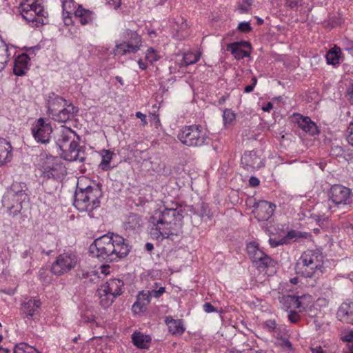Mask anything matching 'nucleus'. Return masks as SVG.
<instances>
[{
  "mask_svg": "<svg viewBox=\"0 0 353 353\" xmlns=\"http://www.w3.org/2000/svg\"><path fill=\"white\" fill-rule=\"evenodd\" d=\"M41 305V302L39 299H29L28 301H25L22 304V311L26 316L28 318H32L35 314L39 313V307Z\"/></svg>",
  "mask_w": 353,
  "mask_h": 353,
  "instance_id": "obj_23",
  "label": "nucleus"
},
{
  "mask_svg": "<svg viewBox=\"0 0 353 353\" xmlns=\"http://www.w3.org/2000/svg\"><path fill=\"white\" fill-rule=\"evenodd\" d=\"M113 153L110 150H103L101 154V161L99 164V168L104 171L108 170L111 168L110 163L112 159Z\"/></svg>",
  "mask_w": 353,
  "mask_h": 353,
  "instance_id": "obj_35",
  "label": "nucleus"
},
{
  "mask_svg": "<svg viewBox=\"0 0 353 353\" xmlns=\"http://www.w3.org/2000/svg\"><path fill=\"white\" fill-rule=\"evenodd\" d=\"M30 57L26 54H22L14 62V74L17 76L24 75L28 70Z\"/></svg>",
  "mask_w": 353,
  "mask_h": 353,
  "instance_id": "obj_21",
  "label": "nucleus"
},
{
  "mask_svg": "<svg viewBox=\"0 0 353 353\" xmlns=\"http://www.w3.org/2000/svg\"><path fill=\"white\" fill-rule=\"evenodd\" d=\"M92 194L93 196L95 197L94 199L92 200L93 208H96L99 206L100 201L99 198L102 196V192L99 185L96 186V188H91L90 186V194Z\"/></svg>",
  "mask_w": 353,
  "mask_h": 353,
  "instance_id": "obj_38",
  "label": "nucleus"
},
{
  "mask_svg": "<svg viewBox=\"0 0 353 353\" xmlns=\"http://www.w3.org/2000/svg\"><path fill=\"white\" fill-rule=\"evenodd\" d=\"M294 117L298 124V126L305 133L310 135H315L318 134V128L314 122H313L308 117H303L301 114H294Z\"/></svg>",
  "mask_w": 353,
  "mask_h": 353,
  "instance_id": "obj_18",
  "label": "nucleus"
},
{
  "mask_svg": "<svg viewBox=\"0 0 353 353\" xmlns=\"http://www.w3.org/2000/svg\"><path fill=\"white\" fill-rule=\"evenodd\" d=\"M79 137L70 128L62 125L56 130L54 142H52L48 146V153L45 152L39 156L43 186L47 185L49 181L57 184L65 172V168L59 159L50 154L52 150L59 148L61 151V157L68 161L83 162L86 159V147L79 146Z\"/></svg>",
  "mask_w": 353,
  "mask_h": 353,
  "instance_id": "obj_1",
  "label": "nucleus"
},
{
  "mask_svg": "<svg viewBox=\"0 0 353 353\" xmlns=\"http://www.w3.org/2000/svg\"><path fill=\"white\" fill-rule=\"evenodd\" d=\"M276 205L266 201H259L255 207L254 213L259 221L268 220L273 215Z\"/></svg>",
  "mask_w": 353,
  "mask_h": 353,
  "instance_id": "obj_15",
  "label": "nucleus"
},
{
  "mask_svg": "<svg viewBox=\"0 0 353 353\" xmlns=\"http://www.w3.org/2000/svg\"><path fill=\"white\" fill-rule=\"evenodd\" d=\"M336 314L339 321L353 324V302L343 303L339 307Z\"/></svg>",
  "mask_w": 353,
  "mask_h": 353,
  "instance_id": "obj_20",
  "label": "nucleus"
},
{
  "mask_svg": "<svg viewBox=\"0 0 353 353\" xmlns=\"http://www.w3.org/2000/svg\"><path fill=\"white\" fill-rule=\"evenodd\" d=\"M74 254L63 253L59 255L51 266V272L55 275H62L70 271L77 264Z\"/></svg>",
  "mask_w": 353,
  "mask_h": 353,
  "instance_id": "obj_12",
  "label": "nucleus"
},
{
  "mask_svg": "<svg viewBox=\"0 0 353 353\" xmlns=\"http://www.w3.org/2000/svg\"><path fill=\"white\" fill-rule=\"evenodd\" d=\"M347 95L349 96L350 103L353 104V80L347 90Z\"/></svg>",
  "mask_w": 353,
  "mask_h": 353,
  "instance_id": "obj_55",
  "label": "nucleus"
},
{
  "mask_svg": "<svg viewBox=\"0 0 353 353\" xmlns=\"http://www.w3.org/2000/svg\"><path fill=\"white\" fill-rule=\"evenodd\" d=\"M120 37L121 39L115 41V46L112 50L114 56L135 54L142 46V38L135 30L125 29Z\"/></svg>",
  "mask_w": 353,
  "mask_h": 353,
  "instance_id": "obj_6",
  "label": "nucleus"
},
{
  "mask_svg": "<svg viewBox=\"0 0 353 353\" xmlns=\"http://www.w3.org/2000/svg\"><path fill=\"white\" fill-rule=\"evenodd\" d=\"M273 108V104L271 102H268L265 106L262 108L264 112H270Z\"/></svg>",
  "mask_w": 353,
  "mask_h": 353,
  "instance_id": "obj_60",
  "label": "nucleus"
},
{
  "mask_svg": "<svg viewBox=\"0 0 353 353\" xmlns=\"http://www.w3.org/2000/svg\"><path fill=\"white\" fill-rule=\"evenodd\" d=\"M109 265H101L97 270L90 272V281L94 282L96 279H103L110 273Z\"/></svg>",
  "mask_w": 353,
  "mask_h": 353,
  "instance_id": "obj_32",
  "label": "nucleus"
},
{
  "mask_svg": "<svg viewBox=\"0 0 353 353\" xmlns=\"http://www.w3.org/2000/svg\"><path fill=\"white\" fill-rule=\"evenodd\" d=\"M52 128L50 123H46L43 118H40L33 124L31 133L34 140L46 146V153H48V146L50 145L51 134Z\"/></svg>",
  "mask_w": 353,
  "mask_h": 353,
  "instance_id": "obj_10",
  "label": "nucleus"
},
{
  "mask_svg": "<svg viewBox=\"0 0 353 353\" xmlns=\"http://www.w3.org/2000/svg\"><path fill=\"white\" fill-rule=\"evenodd\" d=\"M296 270L305 278L319 276L324 272L322 252L319 250L303 252L296 262Z\"/></svg>",
  "mask_w": 353,
  "mask_h": 353,
  "instance_id": "obj_4",
  "label": "nucleus"
},
{
  "mask_svg": "<svg viewBox=\"0 0 353 353\" xmlns=\"http://www.w3.org/2000/svg\"><path fill=\"white\" fill-rule=\"evenodd\" d=\"M285 334H281L279 338H277L278 341L276 342L278 345L281 347L284 350L291 351L292 350V345L291 342L286 338L283 337Z\"/></svg>",
  "mask_w": 353,
  "mask_h": 353,
  "instance_id": "obj_40",
  "label": "nucleus"
},
{
  "mask_svg": "<svg viewBox=\"0 0 353 353\" xmlns=\"http://www.w3.org/2000/svg\"><path fill=\"white\" fill-rule=\"evenodd\" d=\"M68 101L60 96L51 93L47 98V108L49 116L52 117L54 114L59 111V109L65 107Z\"/></svg>",
  "mask_w": 353,
  "mask_h": 353,
  "instance_id": "obj_19",
  "label": "nucleus"
},
{
  "mask_svg": "<svg viewBox=\"0 0 353 353\" xmlns=\"http://www.w3.org/2000/svg\"><path fill=\"white\" fill-rule=\"evenodd\" d=\"M132 341L137 347L143 348L145 346V343L148 341L145 340V337L141 333H134L132 334Z\"/></svg>",
  "mask_w": 353,
  "mask_h": 353,
  "instance_id": "obj_39",
  "label": "nucleus"
},
{
  "mask_svg": "<svg viewBox=\"0 0 353 353\" xmlns=\"http://www.w3.org/2000/svg\"><path fill=\"white\" fill-rule=\"evenodd\" d=\"M96 19V17L93 16V13L92 12H91L90 10V19H89V21H90V26H91L92 27H97L98 26V23L94 22V20Z\"/></svg>",
  "mask_w": 353,
  "mask_h": 353,
  "instance_id": "obj_58",
  "label": "nucleus"
},
{
  "mask_svg": "<svg viewBox=\"0 0 353 353\" xmlns=\"http://www.w3.org/2000/svg\"><path fill=\"white\" fill-rule=\"evenodd\" d=\"M0 55L3 57H8L10 58V54L9 53L8 46L4 42L0 43Z\"/></svg>",
  "mask_w": 353,
  "mask_h": 353,
  "instance_id": "obj_48",
  "label": "nucleus"
},
{
  "mask_svg": "<svg viewBox=\"0 0 353 353\" xmlns=\"http://www.w3.org/2000/svg\"><path fill=\"white\" fill-rule=\"evenodd\" d=\"M241 163L247 170H254L263 166L261 159L256 155L254 151L245 152L241 157Z\"/></svg>",
  "mask_w": 353,
  "mask_h": 353,
  "instance_id": "obj_16",
  "label": "nucleus"
},
{
  "mask_svg": "<svg viewBox=\"0 0 353 353\" xmlns=\"http://www.w3.org/2000/svg\"><path fill=\"white\" fill-rule=\"evenodd\" d=\"M136 117L141 120L144 125L147 123L146 116L141 112H136Z\"/></svg>",
  "mask_w": 353,
  "mask_h": 353,
  "instance_id": "obj_59",
  "label": "nucleus"
},
{
  "mask_svg": "<svg viewBox=\"0 0 353 353\" xmlns=\"http://www.w3.org/2000/svg\"><path fill=\"white\" fill-rule=\"evenodd\" d=\"M288 319L290 322L296 323L299 320V315L294 311H291L288 315Z\"/></svg>",
  "mask_w": 353,
  "mask_h": 353,
  "instance_id": "obj_52",
  "label": "nucleus"
},
{
  "mask_svg": "<svg viewBox=\"0 0 353 353\" xmlns=\"http://www.w3.org/2000/svg\"><path fill=\"white\" fill-rule=\"evenodd\" d=\"M264 325L276 338H279L281 334H285V327L282 325H278L274 320L266 321Z\"/></svg>",
  "mask_w": 353,
  "mask_h": 353,
  "instance_id": "obj_30",
  "label": "nucleus"
},
{
  "mask_svg": "<svg viewBox=\"0 0 353 353\" xmlns=\"http://www.w3.org/2000/svg\"><path fill=\"white\" fill-rule=\"evenodd\" d=\"M238 29L243 32H248L251 30V26L248 22H241L238 26Z\"/></svg>",
  "mask_w": 353,
  "mask_h": 353,
  "instance_id": "obj_49",
  "label": "nucleus"
},
{
  "mask_svg": "<svg viewBox=\"0 0 353 353\" xmlns=\"http://www.w3.org/2000/svg\"><path fill=\"white\" fill-rule=\"evenodd\" d=\"M85 177H80L78 180L77 185H79ZM74 205L80 212H86L88 208V186L80 188L78 186L77 190L74 194Z\"/></svg>",
  "mask_w": 353,
  "mask_h": 353,
  "instance_id": "obj_14",
  "label": "nucleus"
},
{
  "mask_svg": "<svg viewBox=\"0 0 353 353\" xmlns=\"http://www.w3.org/2000/svg\"><path fill=\"white\" fill-rule=\"evenodd\" d=\"M341 340L346 342L353 341V330H347L342 333Z\"/></svg>",
  "mask_w": 353,
  "mask_h": 353,
  "instance_id": "obj_47",
  "label": "nucleus"
},
{
  "mask_svg": "<svg viewBox=\"0 0 353 353\" xmlns=\"http://www.w3.org/2000/svg\"><path fill=\"white\" fill-rule=\"evenodd\" d=\"M150 297L147 292H141L137 297L136 302L132 305V311L135 314H139L145 311L148 305L150 302Z\"/></svg>",
  "mask_w": 353,
  "mask_h": 353,
  "instance_id": "obj_22",
  "label": "nucleus"
},
{
  "mask_svg": "<svg viewBox=\"0 0 353 353\" xmlns=\"http://www.w3.org/2000/svg\"><path fill=\"white\" fill-rule=\"evenodd\" d=\"M203 310L207 313L216 312V309L210 303H205L203 305Z\"/></svg>",
  "mask_w": 353,
  "mask_h": 353,
  "instance_id": "obj_54",
  "label": "nucleus"
},
{
  "mask_svg": "<svg viewBox=\"0 0 353 353\" xmlns=\"http://www.w3.org/2000/svg\"><path fill=\"white\" fill-rule=\"evenodd\" d=\"M165 322L172 334L181 336L184 333L185 327L182 320L174 319L172 316H167Z\"/></svg>",
  "mask_w": 353,
  "mask_h": 353,
  "instance_id": "obj_24",
  "label": "nucleus"
},
{
  "mask_svg": "<svg viewBox=\"0 0 353 353\" xmlns=\"http://www.w3.org/2000/svg\"><path fill=\"white\" fill-rule=\"evenodd\" d=\"M74 6V3L72 1L63 0L62 1V9H63V19L65 25H69L71 20V15L74 9H71V6Z\"/></svg>",
  "mask_w": 353,
  "mask_h": 353,
  "instance_id": "obj_31",
  "label": "nucleus"
},
{
  "mask_svg": "<svg viewBox=\"0 0 353 353\" xmlns=\"http://www.w3.org/2000/svg\"><path fill=\"white\" fill-rule=\"evenodd\" d=\"M297 297V305L295 306V309L297 310L299 312H302L310 305H312V298L310 295L308 294H303L300 296Z\"/></svg>",
  "mask_w": 353,
  "mask_h": 353,
  "instance_id": "obj_34",
  "label": "nucleus"
},
{
  "mask_svg": "<svg viewBox=\"0 0 353 353\" xmlns=\"http://www.w3.org/2000/svg\"><path fill=\"white\" fill-rule=\"evenodd\" d=\"M248 46L249 43L247 42H236L233 43H230L228 46L227 50L228 51H230L232 54L236 59H243L245 57H248L249 55L248 52L245 50L241 49V46Z\"/></svg>",
  "mask_w": 353,
  "mask_h": 353,
  "instance_id": "obj_25",
  "label": "nucleus"
},
{
  "mask_svg": "<svg viewBox=\"0 0 353 353\" xmlns=\"http://www.w3.org/2000/svg\"><path fill=\"white\" fill-rule=\"evenodd\" d=\"M225 123H230L235 119V114L230 110H226L223 114Z\"/></svg>",
  "mask_w": 353,
  "mask_h": 353,
  "instance_id": "obj_43",
  "label": "nucleus"
},
{
  "mask_svg": "<svg viewBox=\"0 0 353 353\" xmlns=\"http://www.w3.org/2000/svg\"><path fill=\"white\" fill-rule=\"evenodd\" d=\"M351 190L339 184L334 185L331 187L328 197L334 205H347L350 201Z\"/></svg>",
  "mask_w": 353,
  "mask_h": 353,
  "instance_id": "obj_13",
  "label": "nucleus"
},
{
  "mask_svg": "<svg viewBox=\"0 0 353 353\" xmlns=\"http://www.w3.org/2000/svg\"><path fill=\"white\" fill-rule=\"evenodd\" d=\"M301 2V0H285V5L290 8H296Z\"/></svg>",
  "mask_w": 353,
  "mask_h": 353,
  "instance_id": "obj_53",
  "label": "nucleus"
},
{
  "mask_svg": "<svg viewBox=\"0 0 353 353\" xmlns=\"http://www.w3.org/2000/svg\"><path fill=\"white\" fill-rule=\"evenodd\" d=\"M77 112V108L68 102L65 107L59 108V111L54 114L51 118L57 122L65 123L72 119Z\"/></svg>",
  "mask_w": 353,
  "mask_h": 353,
  "instance_id": "obj_17",
  "label": "nucleus"
},
{
  "mask_svg": "<svg viewBox=\"0 0 353 353\" xmlns=\"http://www.w3.org/2000/svg\"><path fill=\"white\" fill-rule=\"evenodd\" d=\"M129 252V245L125 239L113 233L97 237L90 245V255L98 259L114 260L126 256Z\"/></svg>",
  "mask_w": 353,
  "mask_h": 353,
  "instance_id": "obj_3",
  "label": "nucleus"
},
{
  "mask_svg": "<svg viewBox=\"0 0 353 353\" xmlns=\"http://www.w3.org/2000/svg\"><path fill=\"white\" fill-rule=\"evenodd\" d=\"M138 64L141 70H145L148 67L147 64L145 62H143L141 59H139L138 61Z\"/></svg>",
  "mask_w": 353,
  "mask_h": 353,
  "instance_id": "obj_62",
  "label": "nucleus"
},
{
  "mask_svg": "<svg viewBox=\"0 0 353 353\" xmlns=\"http://www.w3.org/2000/svg\"><path fill=\"white\" fill-rule=\"evenodd\" d=\"M14 353H39V351L33 347L26 343H21L14 346Z\"/></svg>",
  "mask_w": 353,
  "mask_h": 353,
  "instance_id": "obj_37",
  "label": "nucleus"
},
{
  "mask_svg": "<svg viewBox=\"0 0 353 353\" xmlns=\"http://www.w3.org/2000/svg\"><path fill=\"white\" fill-rule=\"evenodd\" d=\"M124 283L119 279H113L107 281L97 289V296L101 305L104 307L110 306L114 299L123 292Z\"/></svg>",
  "mask_w": 353,
  "mask_h": 353,
  "instance_id": "obj_9",
  "label": "nucleus"
},
{
  "mask_svg": "<svg viewBox=\"0 0 353 353\" xmlns=\"http://www.w3.org/2000/svg\"><path fill=\"white\" fill-rule=\"evenodd\" d=\"M11 150L10 143L6 139L0 138V165L10 161Z\"/></svg>",
  "mask_w": 353,
  "mask_h": 353,
  "instance_id": "obj_27",
  "label": "nucleus"
},
{
  "mask_svg": "<svg viewBox=\"0 0 353 353\" xmlns=\"http://www.w3.org/2000/svg\"><path fill=\"white\" fill-rule=\"evenodd\" d=\"M313 323L315 325V328L316 330H321L324 325V323L321 320H319L318 319H315Z\"/></svg>",
  "mask_w": 353,
  "mask_h": 353,
  "instance_id": "obj_56",
  "label": "nucleus"
},
{
  "mask_svg": "<svg viewBox=\"0 0 353 353\" xmlns=\"http://www.w3.org/2000/svg\"><path fill=\"white\" fill-rule=\"evenodd\" d=\"M347 141L353 146V119L350 121L347 130Z\"/></svg>",
  "mask_w": 353,
  "mask_h": 353,
  "instance_id": "obj_44",
  "label": "nucleus"
},
{
  "mask_svg": "<svg viewBox=\"0 0 353 353\" xmlns=\"http://www.w3.org/2000/svg\"><path fill=\"white\" fill-rule=\"evenodd\" d=\"M312 353H324L323 349L321 348V347H316V348H312Z\"/></svg>",
  "mask_w": 353,
  "mask_h": 353,
  "instance_id": "obj_63",
  "label": "nucleus"
},
{
  "mask_svg": "<svg viewBox=\"0 0 353 353\" xmlns=\"http://www.w3.org/2000/svg\"><path fill=\"white\" fill-rule=\"evenodd\" d=\"M19 12L22 17L32 26L38 27L45 24V19L48 17V12L41 3L34 0H25L20 3Z\"/></svg>",
  "mask_w": 353,
  "mask_h": 353,
  "instance_id": "obj_7",
  "label": "nucleus"
},
{
  "mask_svg": "<svg viewBox=\"0 0 353 353\" xmlns=\"http://www.w3.org/2000/svg\"><path fill=\"white\" fill-rule=\"evenodd\" d=\"M143 224L141 217L137 214H130L124 221L123 227L125 230L134 231L139 230Z\"/></svg>",
  "mask_w": 353,
  "mask_h": 353,
  "instance_id": "obj_26",
  "label": "nucleus"
},
{
  "mask_svg": "<svg viewBox=\"0 0 353 353\" xmlns=\"http://www.w3.org/2000/svg\"><path fill=\"white\" fill-rule=\"evenodd\" d=\"M345 353H353V343L347 345V350Z\"/></svg>",
  "mask_w": 353,
  "mask_h": 353,
  "instance_id": "obj_64",
  "label": "nucleus"
},
{
  "mask_svg": "<svg viewBox=\"0 0 353 353\" xmlns=\"http://www.w3.org/2000/svg\"><path fill=\"white\" fill-rule=\"evenodd\" d=\"M298 236H299V232H297L294 230H290L287 233L286 236L283 238L286 239V244H287V243H288L289 240H291L294 238H296Z\"/></svg>",
  "mask_w": 353,
  "mask_h": 353,
  "instance_id": "obj_51",
  "label": "nucleus"
},
{
  "mask_svg": "<svg viewBox=\"0 0 353 353\" xmlns=\"http://www.w3.org/2000/svg\"><path fill=\"white\" fill-rule=\"evenodd\" d=\"M200 57L199 52H188L183 54V58L181 60L176 61V63L180 68L185 67L196 63L199 60Z\"/></svg>",
  "mask_w": 353,
  "mask_h": 353,
  "instance_id": "obj_28",
  "label": "nucleus"
},
{
  "mask_svg": "<svg viewBox=\"0 0 353 353\" xmlns=\"http://www.w3.org/2000/svg\"><path fill=\"white\" fill-rule=\"evenodd\" d=\"M157 52L152 48H149L145 53V59L152 63L159 59Z\"/></svg>",
  "mask_w": 353,
  "mask_h": 353,
  "instance_id": "obj_41",
  "label": "nucleus"
},
{
  "mask_svg": "<svg viewBox=\"0 0 353 353\" xmlns=\"http://www.w3.org/2000/svg\"><path fill=\"white\" fill-rule=\"evenodd\" d=\"M147 292L149 294L150 299L152 296L155 298H159L165 292V288L160 287L158 290H152L150 291H147Z\"/></svg>",
  "mask_w": 353,
  "mask_h": 353,
  "instance_id": "obj_45",
  "label": "nucleus"
},
{
  "mask_svg": "<svg viewBox=\"0 0 353 353\" xmlns=\"http://www.w3.org/2000/svg\"><path fill=\"white\" fill-rule=\"evenodd\" d=\"M198 214L202 219H210L211 213L208 208V205L205 203H202L200 205L199 209L198 210Z\"/></svg>",
  "mask_w": 353,
  "mask_h": 353,
  "instance_id": "obj_42",
  "label": "nucleus"
},
{
  "mask_svg": "<svg viewBox=\"0 0 353 353\" xmlns=\"http://www.w3.org/2000/svg\"><path fill=\"white\" fill-rule=\"evenodd\" d=\"M74 17L81 25H86L88 22V10L83 8L80 5L74 10Z\"/></svg>",
  "mask_w": 353,
  "mask_h": 353,
  "instance_id": "obj_36",
  "label": "nucleus"
},
{
  "mask_svg": "<svg viewBox=\"0 0 353 353\" xmlns=\"http://www.w3.org/2000/svg\"><path fill=\"white\" fill-rule=\"evenodd\" d=\"M10 58L8 57H3L2 55H0V63L3 64L4 65H6L7 63L9 61Z\"/></svg>",
  "mask_w": 353,
  "mask_h": 353,
  "instance_id": "obj_61",
  "label": "nucleus"
},
{
  "mask_svg": "<svg viewBox=\"0 0 353 353\" xmlns=\"http://www.w3.org/2000/svg\"><path fill=\"white\" fill-rule=\"evenodd\" d=\"M24 183L14 182L2 199V205L10 215H17L22 209V203L28 199Z\"/></svg>",
  "mask_w": 353,
  "mask_h": 353,
  "instance_id": "obj_5",
  "label": "nucleus"
},
{
  "mask_svg": "<svg viewBox=\"0 0 353 353\" xmlns=\"http://www.w3.org/2000/svg\"><path fill=\"white\" fill-rule=\"evenodd\" d=\"M297 297L292 295H283L280 298V303L285 310L295 309L297 305Z\"/></svg>",
  "mask_w": 353,
  "mask_h": 353,
  "instance_id": "obj_33",
  "label": "nucleus"
},
{
  "mask_svg": "<svg viewBox=\"0 0 353 353\" xmlns=\"http://www.w3.org/2000/svg\"><path fill=\"white\" fill-rule=\"evenodd\" d=\"M106 3L114 9H118L121 4V0H105Z\"/></svg>",
  "mask_w": 353,
  "mask_h": 353,
  "instance_id": "obj_50",
  "label": "nucleus"
},
{
  "mask_svg": "<svg viewBox=\"0 0 353 353\" xmlns=\"http://www.w3.org/2000/svg\"><path fill=\"white\" fill-rule=\"evenodd\" d=\"M341 57V50L339 47L334 46L326 54V61L329 65H336L339 63Z\"/></svg>",
  "mask_w": 353,
  "mask_h": 353,
  "instance_id": "obj_29",
  "label": "nucleus"
},
{
  "mask_svg": "<svg viewBox=\"0 0 353 353\" xmlns=\"http://www.w3.org/2000/svg\"><path fill=\"white\" fill-rule=\"evenodd\" d=\"M270 245L272 248H276L279 245L286 244V239L281 238L279 239H269Z\"/></svg>",
  "mask_w": 353,
  "mask_h": 353,
  "instance_id": "obj_46",
  "label": "nucleus"
},
{
  "mask_svg": "<svg viewBox=\"0 0 353 353\" xmlns=\"http://www.w3.org/2000/svg\"><path fill=\"white\" fill-rule=\"evenodd\" d=\"M183 212L177 208L159 209L150 217V234L154 239L174 240L182 234Z\"/></svg>",
  "mask_w": 353,
  "mask_h": 353,
  "instance_id": "obj_2",
  "label": "nucleus"
},
{
  "mask_svg": "<svg viewBox=\"0 0 353 353\" xmlns=\"http://www.w3.org/2000/svg\"><path fill=\"white\" fill-rule=\"evenodd\" d=\"M249 183L251 186L256 187L259 185L260 181L258 178L252 176L250 178Z\"/></svg>",
  "mask_w": 353,
  "mask_h": 353,
  "instance_id": "obj_57",
  "label": "nucleus"
},
{
  "mask_svg": "<svg viewBox=\"0 0 353 353\" xmlns=\"http://www.w3.org/2000/svg\"><path fill=\"white\" fill-rule=\"evenodd\" d=\"M208 137L203 129L197 125H192L183 128L179 134V140L188 147L202 146Z\"/></svg>",
  "mask_w": 353,
  "mask_h": 353,
  "instance_id": "obj_8",
  "label": "nucleus"
},
{
  "mask_svg": "<svg viewBox=\"0 0 353 353\" xmlns=\"http://www.w3.org/2000/svg\"><path fill=\"white\" fill-rule=\"evenodd\" d=\"M246 250L252 263L259 270H263L272 265L273 261L271 257L265 254L256 242L248 243Z\"/></svg>",
  "mask_w": 353,
  "mask_h": 353,
  "instance_id": "obj_11",
  "label": "nucleus"
}]
</instances>
